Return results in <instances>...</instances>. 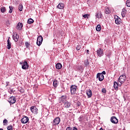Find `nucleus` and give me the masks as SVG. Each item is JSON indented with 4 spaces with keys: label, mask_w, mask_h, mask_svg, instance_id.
<instances>
[{
    "label": "nucleus",
    "mask_w": 130,
    "mask_h": 130,
    "mask_svg": "<svg viewBox=\"0 0 130 130\" xmlns=\"http://www.w3.org/2000/svg\"><path fill=\"white\" fill-rule=\"evenodd\" d=\"M78 86L76 85H72L70 87V91L71 95H75L77 93V89Z\"/></svg>",
    "instance_id": "1"
},
{
    "label": "nucleus",
    "mask_w": 130,
    "mask_h": 130,
    "mask_svg": "<svg viewBox=\"0 0 130 130\" xmlns=\"http://www.w3.org/2000/svg\"><path fill=\"white\" fill-rule=\"evenodd\" d=\"M59 122H60V118H59V117H57L54 119L53 121L51 122V123L53 126H54V125H57L58 124H59Z\"/></svg>",
    "instance_id": "2"
},
{
    "label": "nucleus",
    "mask_w": 130,
    "mask_h": 130,
    "mask_svg": "<svg viewBox=\"0 0 130 130\" xmlns=\"http://www.w3.org/2000/svg\"><path fill=\"white\" fill-rule=\"evenodd\" d=\"M125 80H126V77L125 76V75H121L119 79H118V81L120 83H121V84H122V83H124V82H125Z\"/></svg>",
    "instance_id": "3"
},
{
    "label": "nucleus",
    "mask_w": 130,
    "mask_h": 130,
    "mask_svg": "<svg viewBox=\"0 0 130 130\" xmlns=\"http://www.w3.org/2000/svg\"><path fill=\"white\" fill-rule=\"evenodd\" d=\"M16 101H17V99L15 96H11L8 99V102H9L10 104H14V103H16Z\"/></svg>",
    "instance_id": "4"
},
{
    "label": "nucleus",
    "mask_w": 130,
    "mask_h": 130,
    "mask_svg": "<svg viewBox=\"0 0 130 130\" xmlns=\"http://www.w3.org/2000/svg\"><path fill=\"white\" fill-rule=\"evenodd\" d=\"M96 53L99 57H101V56H103V55H104V52H103V49H98L96 51Z\"/></svg>",
    "instance_id": "5"
},
{
    "label": "nucleus",
    "mask_w": 130,
    "mask_h": 130,
    "mask_svg": "<svg viewBox=\"0 0 130 130\" xmlns=\"http://www.w3.org/2000/svg\"><path fill=\"white\" fill-rule=\"evenodd\" d=\"M96 79H99L100 82H102L104 80V75L102 74L98 73L96 75Z\"/></svg>",
    "instance_id": "6"
},
{
    "label": "nucleus",
    "mask_w": 130,
    "mask_h": 130,
    "mask_svg": "<svg viewBox=\"0 0 130 130\" xmlns=\"http://www.w3.org/2000/svg\"><path fill=\"white\" fill-rule=\"evenodd\" d=\"M30 110L32 113H34V114H37V113H38V109H37V108H36L35 106L31 107Z\"/></svg>",
    "instance_id": "7"
},
{
    "label": "nucleus",
    "mask_w": 130,
    "mask_h": 130,
    "mask_svg": "<svg viewBox=\"0 0 130 130\" xmlns=\"http://www.w3.org/2000/svg\"><path fill=\"white\" fill-rule=\"evenodd\" d=\"M111 122L112 123H114L115 124H116L118 123V119H117V118L115 116H112L111 118Z\"/></svg>",
    "instance_id": "8"
},
{
    "label": "nucleus",
    "mask_w": 130,
    "mask_h": 130,
    "mask_svg": "<svg viewBox=\"0 0 130 130\" xmlns=\"http://www.w3.org/2000/svg\"><path fill=\"white\" fill-rule=\"evenodd\" d=\"M22 70H28L29 69V64L26 61H23V65H22Z\"/></svg>",
    "instance_id": "9"
},
{
    "label": "nucleus",
    "mask_w": 130,
    "mask_h": 130,
    "mask_svg": "<svg viewBox=\"0 0 130 130\" xmlns=\"http://www.w3.org/2000/svg\"><path fill=\"white\" fill-rule=\"evenodd\" d=\"M115 21L117 25H120V23H121V19L118 16L115 17Z\"/></svg>",
    "instance_id": "10"
},
{
    "label": "nucleus",
    "mask_w": 130,
    "mask_h": 130,
    "mask_svg": "<svg viewBox=\"0 0 130 130\" xmlns=\"http://www.w3.org/2000/svg\"><path fill=\"white\" fill-rule=\"evenodd\" d=\"M60 101L61 103L64 104L65 102H67V96L62 95L60 98Z\"/></svg>",
    "instance_id": "11"
},
{
    "label": "nucleus",
    "mask_w": 130,
    "mask_h": 130,
    "mask_svg": "<svg viewBox=\"0 0 130 130\" xmlns=\"http://www.w3.org/2000/svg\"><path fill=\"white\" fill-rule=\"evenodd\" d=\"M29 121V118L27 116H24L23 118L21 119L22 123H27Z\"/></svg>",
    "instance_id": "12"
},
{
    "label": "nucleus",
    "mask_w": 130,
    "mask_h": 130,
    "mask_svg": "<svg viewBox=\"0 0 130 130\" xmlns=\"http://www.w3.org/2000/svg\"><path fill=\"white\" fill-rule=\"evenodd\" d=\"M95 17L96 18H98V19H102L103 15L101 11H98L95 13Z\"/></svg>",
    "instance_id": "13"
},
{
    "label": "nucleus",
    "mask_w": 130,
    "mask_h": 130,
    "mask_svg": "<svg viewBox=\"0 0 130 130\" xmlns=\"http://www.w3.org/2000/svg\"><path fill=\"white\" fill-rule=\"evenodd\" d=\"M63 104L65 108H70V107H71V105H72V104L68 101L65 102Z\"/></svg>",
    "instance_id": "14"
},
{
    "label": "nucleus",
    "mask_w": 130,
    "mask_h": 130,
    "mask_svg": "<svg viewBox=\"0 0 130 130\" xmlns=\"http://www.w3.org/2000/svg\"><path fill=\"white\" fill-rule=\"evenodd\" d=\"M13 39L15 41V42H17V41L19 40V35L17 34H14L13 36Z\"/></svg>",
    "instance_id": "15"
},
{
    "label": "nucleus",
    "mask_w": 130,
    "mask_h": 130,
    "mask_svg": "<svg viewBox=\"0 0 130 130\" xmlns=\"http://www.w3.org/2000/svg\"><path fill=\"white\" fill-rule=\"evenodd\" d=\"M86 93L87 95L88 98H91V97H92V90H91V89L86 90Z\"/></svg>",
    "instance_id": "16"
},
{
    "label": "nucleus",
    "mask_w": 130,
    "mask_h": 130,
    "mask_svg": "<svg viewBox=\"0 0 130 130\" xmlns=\"http://www.w3.org/2000/svg\"><path fill=\"white\" fill-rule=\"evenodd\" d=\"M23 27V23L19 22L16 25L17 30H22V27Z\"/></svg>",
    "instance_id": "17"
},
{
    "label": "nucleus",
    "mask_w": 130,
    "mask_h": 130,
    "mask_svg": "<svg viewBox=\"0 0 130 130\" xmlns=\"http://www.w3.org/2000/svg\"><path fill=\"white\" fill-rule=\"evenodd\" d=\"M10 37L8 38L7 40V47L8 49H11V47H12V44L11 43V41H10Z\"/></svg>",
    "instance_id": "18"
},
{
    "label": "nucleus",
    "mask_w": 130,
    "mask_h": 130,
    "mask_svg": "<svg viewBox=\"0 0 130 130\" xmlns=\"http://www.w3.org/2000/svg\"><path fill=\"white\" fill-rule=\"evenodd\" d=\"M78 119L80 122H84V121H85V116H84V115H81Z\"/></svg>",
    "instance_id": "19"
},
{
    "label": "nucleus",
    "mask_w": 130,
    "mask_h": 130,
    "mask_svg": "<svg viewBox=\"0 0 130 130\" xmlns=\"http://www.w3.org/2000/svg\"><path fill=\"white\" fill-rule=\"evenodd\" d=\"M125 14H126V10L125 8H123L121 12V16L123 18H124V17H125Z\"/></svg>",
    "instance_id": "20"
},
{
    "label": "nucleus",
    "mask_w": 130,
    "mask_h": 130,
    "mask_svg": "<svg viewBox=\"0 0 130 130\" xmlns=\"http://www.w3.org/2000/svg\"><path fill=\"white\" fill-rule=\"evenodd\" d=\"M61 68H62V65H61V63H57L56 64V69H57V70H60Z\"/></svg>",
    "instance_id": "21"
},
{
    "label": "nucleus",
    "mask_w": 130,
    "mask_h": 130,
    "mask_svg": "<svg viewBox=\"0 0 130 130\" xmlns=\"http://www.w3.org/2000/svg\"><path fill=\"white\" fill-rule=\"evenodd\" d=\"M114 88L115 90H116V91L118 90V84L117 83V82H116V81H115L114 82Z\"/></svg>",
    "instance_id": "22"
},
{
    "label": "nucleus",
    "mask_w": 130,
    "mask_h": 130,
    "mask_svg": "<svg viewBox=\"0 0 130 130\" xmlns=\"http://www.w3.org/2000/svg\"><path fill=\"white\" fill-rule=\"evenodd\" d=\"M63 8H64V4L61 3V4H59L57 6V8L58 9H63Z\"/></svg>",
    "instance_id": "23"
},
{
    "label": "nucleus",
    "mask_w": 130,
    "mask_h": 130,
    "mask_svg": "<svg viewBox=\"0 0 130 130\" xmlns=\"http://www.w3.org/2000/svg\"><path fill=\"white\" fill-rule=\"evenodd\" d=\"M53 86L55 88H56V87H57V86H58V81L57 80L54 81L53 83Z\"/></svg>",
    "instance_id": "24"
},
{
    "label": "nucleus",
    "mask_w": 130,
    "mask_h": 130,
    "mask_svg": "<svg viewBox=\"0 0 130 130\" xmlns=\"http://www.w3.org/2000/svg\"><path fill=\"white\" fill-rule=\"evenodd\" d=\"M18 10L20 12H22L23 11V5L22 4H20L18 6Z\"/></svg>",
    "instance_id": "25"
},
{
    "label": "nucleus",
    "mask_w": 130,
    "mask_h": 130,
    "mask_svg": "<svg viewBox=\"0 0 130 130\" xmlns=\"http://www.w3.org/2000/svg\"><path fill=\"white\" fill-rule=\"evenodd\" d=\"M37 41H38H38H43V38L42 37V36H39L38 37Z\"/></svg>",
    "instance_id": "26"
},
{
    "label": "nucleus",
    "mask_w": 130,
    "mask_h": 130,
    "mask_svg": "<svg viewBox=\"0 0 130 130\" xmlns=\"http://www.w3.org/2000/svg\"><path fill=\"white\" fill-rule=\"evenodd\" d=\"M96 30L98 32H99V31L101 30V25H100V24H98L97 25V26L96 27Z\"/></svg>",
    "instance_id": "27"
},
{
    "label": "nucleus",
    "mask_w": 130,
    "mask_h": 130,
    "mask_svg": "<svg viewBox=\"0 0 130 130\" xmlns=\"http://www.w3.org/2000/svg\"><path fill=\"white\" fill-rule=\"evenodd\" d=\"M105 13L107 14V15H108L111 13V11H110V10H109V8H107L105 9Z\"/></svg>",
    "instance_id": "28"
},
{
    "label": "nucleus",
    "mask_w": 130,
    "mask_h": 130,
    "mask_svg": "<svg viewBox=\"0 0 130 130\" xmlns=\"http://www.w3.org/2000/svg\"><path fill=\"white\" fill-rule=\"evenodd\" d=\"M27 23L28 24H32V23H34V20L31 18H29L27 20Z\"/></svg>",
    "instance_id": "29"
},
{
    "label": "nucleus",
    "mask_w": 130,
    "mask_h": 130,
    "mask_svg": "<svg viewBox=\"0 0 130 130\" xmlns=\"http://www.w3.org/2000/svg\"><path fill=\"white\" fill-rule=\"evenodd\" d=\"M7 11V9H6V7H2L1 9V13H5Z\"/></svg>",
    "instance_id": "30"
},
{
    "label": "nucleus",
    "mask_w": 130,
    "mask_h": 130,
    "mask_svg": "<svg viewBox=\"0 0 130 130\" xmlns=\"http://www.w3.org/2000/svg\"><path fill=\"white\" fill-rule=\"evenodd\" d=\"M9 14H12L13 13V6H9Z\"/></svg>",
    "instance_id": "31"
},
{
    "label": "nucleus",
    "mask_w": 130,
    "mask_h": 130,
    "mask_svg": "<svg viewBox=\"0 0 130 130\" xmlns=\"http://www.w3.org/2000/svg\"><path fill=\"white\" fill-rule=\"evenodd\" d=\"M82 17L85 18H87L88 19V18H89V17H90V14H84V15H82Z\"/></svg>",
    "instance_id": "32"
},
{
    "label": "nucleus",
    "mask_w": 130,
    "mask_h": 130,
    "mask_svg": "<svg viewBox=\"0 0 130 130\" xmlns=\"http://www.w3.org/2000/svg\"><path fill=\"white\" fill-rule=\"evenodd\" d=\"M43 42V41H37V45H38V46H40V45L42 44Z\"/></svg>",
    "instance_id": "33"
},
{
    "label": "nucleus",
    "mask_w": 130,
    "mask_h": 130,
    "mask_svg": "<svg viewBox=\"0 0 130 130\" xmlns=\"http://www.w3.org/2000/svg\"><path fill=\"white\" fill-rule=\"evenodd\" d=\"M84 66L85 67L89 66V61H88V59H86L84 61Z\"/></svg>",
    "instance_id": "34"
},
{
    "label": "nucleus",
    "mask_w": 130,
    "mask_h": 130,
    "mask_svg": "<svg viewBox=\"0 0 130 130\" xmlns=\"http://www.w3.org/2000/svg\"><path fill=\"white\" fill-rule=\"evenodd\" d=\"M7 129L8 130H13V126L12 125H10L8 126H7Z\"/></svg>",
    "instance_id": "35"
},
{
    "label": "nucleus",
    "mask_w": 130,
    "mask_h": 130,
    "mask_svg": "<svg viewBox=\"0 0 130 130\" xmlns=\"http://www.w3.org/2000/svg\"><path fill=\"white\" fill-rule=\"evenodd\" d=\"M126 5L127 7H130V0L126 1Z\"/></svg>",
    "instance_id": "36"
},
{
    "label": "nucleus",
    "mask_w": 130,
    "mask_h": 130,
    "mask_svg": "<svg viewBox=\"0 0 130 130\" xmlns=\"http://www.w3.org/2000/svg\"><path fill=\"white\" fill-rule=\"evenodd\" d=\"M8 123V120L7 119H5L3 120V125H6Z\"/></svg>",
    "instance_id": "37"
},
{
    "label": "nucleus",
    "mask_w": 130,
    "mask_h": 130,
    "mask_svg": "<svg viewBox=\"0 0 130 130\" xmlns=\"http://www.w3.org/2000/svg\"><path fill=\"white\" fill-rule=\"evenodd\" d=\"M25 45L26 48H28V47H29L30 46V44H29V43H28V42H26L25 43Z\"/></svg>",
    "instance_id": "38"
},
{
    "label": "nucleus",
    "mask_w": 130,
    "mask_h": 130,
    "mask_svg": "<svg viewBox=\"0 0 130 130\" xmlns=\"http://www.w3.org/2000/svg\"><path fill=\"white\" fill-rule=\"evenodd\" d=\"M8 92H9V93H10V94H13V93H14V91H13V89H9Z\"/></svg>",
    "instance_id": "39"
},
{
    "label": "nucleus",
    "mask_w": 130,
    "mask_h": 130,
    "mask_svg": "<svg viewBox=\"0 0 130 130\" xmlns=\"http://www.w3.org/2000/svg\"><path fill=\"white\" fill-rule=\"evenodd\" d=\"M102 93H104L105 94V93H106V89H105V88H103L102 89Z\"/></svg>",
    "instance_id": "40"
},
{
    "label": "nucleus",
    "mask_w": 130,
    "mask_h": 130,
    "mask_svg": "<svg viewBox=\"0 0 130 130\" xmlns=\"http://www.w3.org/2000/svg\"><path fill=\"white\" fill-rule=\"evenodd\" d=\"M77 68L78 69V70H79L83 69V67H82V66H77Z\"/></svg>",
    "instance_id": "41"
},
{
    "label": "nucleus",
    "mask_w": 130,
    "mask_h": 130,
    "mask_svg": "<svg viewBox=\"0 0 130 130\" xmlns=\"http://www.w3.org/2000/svg\"><path fill=\"white\" fill-rule=\"evenodd\" d=\"M76 49L77 50H80V49H81V46L78 45L76 47Z\"/></svg>",
    "instance_id": "42"
},
{
    "label": "nucleus",
    "mask_w": 130,
    "mask_h": 130,
    "mask_svg": "<svg viewBox=\"0 0 130 130\" xmlns=\"http://www.w3.org/2000/svg\"><path fill=\"white\" fill-rule=\"evenodd\" d=\"M66 130H72V128L71 126L67 127Z\"/></svg>",
    "instance_id": "43"
},
{
    "label": "nucleus",
    "mask_w": 130,
    "mask_h": 130,
    "mask_svg": "<svg viewBox=\"0 0 130 130\" xmlns=\"http://www.w3.org/2000/svg\"><path fill=\"white\" fill-rule=\"evenodd\" d=\"M100 74H102V75H106V72L105 71H103L102 73Z\"/></svg>",
    "instance_id": "44"
},
{
    "label": "nucleus",
    "mask_w": 130,
    "mask_h": 130,
    "mask_svg": "<svg viewBox=\"0 0 130 130\" xmlns=\"http://www.w3.org/2000/svg\"><path fill=\"white\" fill-rule=\"evenodd\" d=\"M80 105H81V104L80 103H77L76 104V106H77L78 107L80 106Z\"/></svg>",
    "instance_id": "45"
},
{
    "label": "nucleus",
    "mask_w": 130,
    "mask_h": 130,
    "mask_svg": "<svg viewBox=\"0 0 130 130\" xmlns=\"http://www.w3.org/2000/svg\"><path fill=\"white\" fill-rule=\"evenodd\" d=\"M72 130H78V128L76 127H73Z\"/></svg>",
    "instance_id": "46"
},
{
    "label": "nucleus",
    "mask_w": 130,
    "mask_h": 130,
    "mask_svg": "<svg viewBox=\"0 0 130 130\" xmlns=\"http://www.w3.org/2000/svg\"><path fill=\"white\" fill-rule=\"evenodd\" d=\"M86 52H87V54H89L90 51H89V50H87Z\"/></svg>",
    "instance_id": "47"
},
{
    "label": "nucleus",
    "mask_w": 130,
    "mask_h": 130,
    "mask_svg": "<svg viewBox=\"0 0 130 130\" xmlns=\"http://www.w3.org/2000/svg\"><path fill=\"white\" fill-rule=\"evenodd\" d=\"M24 63V62H20V64H22L23 66V64Z\"/></svg>",
    "instance_id": "48"
},
{
    "label": "nucleus",
    "mask_w": 130,
    "mask_h": 130,
    "mask_svg": "<svg viewBox=\"0 0 130 130\" xmlns=\"http://www.w3.org/2000/svg\"><path fill=\"white\" fill-rule=\"evenodd\" d=\"M100 130H104V129H103V128L101 127V128L100 129Z\"/></svg>",
    "instance_id": "49"
},
{
    "label": "nucleus",
    "mask_w": 130,
    "mask_h": 130,
    "mask_svg": "<svg viewBox=\"0 0 130 130\" xmlns=\"http://www.w3.org/2000/svg\"><path fill=\"white\" fill-rule=\"evenodd\" d=\"M78 1H80V0H78Z\"/></svg>",
    "instance_id": "50"
}]
</instances>
